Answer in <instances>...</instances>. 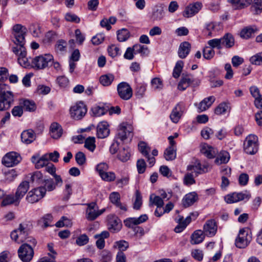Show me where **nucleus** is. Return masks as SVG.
Segmentation results:
<instances>
[{
	"label": "nucleus",
	"instance_id": "2eb2a0df",
	"mask_svg": "<svg viewBox=\"0 0 262 262\" xmlns=\"http://www.w3.org/2000/svg\"><path fill=\"white\" fill-rule=\"evenodd\" d=\"M202 3L199 2L190 4L186 7L183 15L187 18L192 17V16L194 15L199 12L202 9Z\"/></svg>",
	"mask_w": 262,
	"mask_h": 262
},
{
	"label": "nucleus",
	"instance_id": "c85d7f7f",
	"mask_svg": "<svg viewBox=\"0 0 262 262\" xmlns=\"http://www.w3.org/2000/svg\"><path fill=\"white\" fill-rule=\"evenodd\" d=\"M51 137L55 139H59L62 134V128L58 123L54 122L50 126Z\"/></svg>",
	"mask_w": 262,
	"mask_h": 262
},
{
	"label": "nucleus",
	"instance_id": "e433bc0d",
	"mask_svg": "<svg viewBox=\"0 0 262 262\" xmlns=\"http://www.w3.org/2000/svg\"><path fill=\"white\" fill-rule=\"evenodd\" d=\"M114 80V76L112 74H107L101 75L99 78L100 83L104 86H107L111 84Z\"/></svg>",
	"mask_w": 262,
	"mask_h": 262
},
{
	"label": "nucleus",
	"instance_id": "ddd939ff",
	"mask_svg": "<svg viewBox=\"0 0 262 262\" xmlns=\"http://www.w3.org/2000/svg\"><path fill=\"white\" fill-rule=\"evenodd\" d=\"M217 224L214 219L207 220L203 225V231L207 237H212L215 236L217 231Z\"/></svg>",
	"mask_w": 262,
	"mask_h": 262
},
{
	"label": "nucleus",
	"instance_id": "8fccbe9b",
	"mask_svg": "<svg viewBox=\"0 0 262 262\" xmlns=\"http://www.w3.org/2000/svg\"><path fill=\"white\" fill-rule=\"evenodd\" d=\"M42 184H43V186L41 187L46 189V192L47 190L49 191H52L56 188V184L52 179H44Z\"/></svg>",
	"mask_w": 262,
	"mask_h": 262
},
{
	"label": "nucleus",
	"instance_id": "3c124183",
	"mask_svg": "<svg viewBox=\"0 0 262 262\" xmlns=\"http://www.w3.org/2000/svg\"><path fill=\"white\" fill-rule=\"evenodd\" d=\"M180 111V105L179 104H177L175 108L173 110L170 116V118L172 121L174 123H177L179 122L180 115L179 112Z\"/></svg>",
	"mask_w": 262,
	"mask_h": 262
},
{
	"label": "nucleus",
	"instance_id": "5701e85b",
	"mask_svg": "<svg viewBox=\"0 0 262 262\" xmlns=\"http://www.w3.org/2000/svg\"><path fill=\"white\" fill-rule=\"evenodd\" d=\"M201 152L204 154L208 158H214L218 153L217 150L207 144H202L201 146Z\"/></svg>",
	"mask_w": 262,
	"mask_h": 262
},
{
	"label": "nucleus",
	"instance_id": "dca6fc26",
	"mask_svg": "<svg viewBox=\"0 0 262 262\" xmlns=\"http://www.w3.org/2000/svg\"><path fill=\"white\" fill-rule=\"evenodd\" d=\"M148 220V216L146 214H142L139 217H129L124 221V224L125 226L129 228H134L136 225L142 224Z\"/></svg>",
	"mask_w": 262,
	"mask_h": 262
},
{
	"label": "nucleus",
	"instance_id": "1a4fd4ad",
	"mask_svg": "<svg viewBox=\"0 0 262 262\" xmlns=\"http://www.w3.org/2000/svg\"><path fill=\"white\" fill-rule=\"evenodd\" d=\"M18 255L23 262H29L33 257V249L29 244H24L18 249Z\"/></svg>",
	"mask_w": 262,
	"mask_h": 262
},
{
	"label": "nucleus",
	"instance_id": "412c9836",
	"mask_svg": "<svg viewBox=\"0 0 262 262\" xmlns=\"http://www.w3.org/2000/svg\"><path fill=\"white\" fill-rule=\"evenodd\" d=\"M98 206L96 203L92 202L88 204L86 209V218L89 221L95 220L99 214H97Z\"/></svg>",
	"mask_w": 262,
	"mask_h": 262
},
{
	"label": "nucleus",
	"instance_id": "f03ea898",
	"mask_svg": "<svg viewBox=\"0 0 262 262\" xmlns=\"http://www.w3.org/2000/svg\"><path fill=\"white\" fill-rule=\"evenodd\" d=\"M252 240V232L248 228H243L239 231L235 244L239 248H245Z\"/></svg>",
	"mask_w": 262,
	"mask_h": 262
},
{
	"label": "nucleus",
	"instance_id": "f704fd0d",
	"mask_svg": "<svg viewBox=\"0 0 262 262\" xmlns=\"http://www.w3.org/2000/svg\"><path fill=\"white\" fill-rule=\"evenodd\" d=\"M230 159L229 154L226 151H221L218 154L214 162L217 164L227 163Z\"/></svg>",
	"mask_w": 262,
	"mask_h": 262
},
{
	"label": "nucleus",
	"instance_id": "b1692460",
	"mask_svg": "<svg viewBox=\"0 0 262 262\" xmlns=\"http://www.w3.org/2000/svg\"><path fill=\"white\" fill-rule=\"evenodd\" d=\"M36 138L34 132L31 129L24 130L21 134V141L26 144L32 143Z\"/></svg>",
	"mask_w": 262,
	"mask_h": 262
},
{
	"label": "nucleus",
	"instance_id": "13d9d810",
	"mask_svg": "<svg viewBox=\"0 0 262 262\" xmlns=\"http://www.w3.org/2000/svg\"><path fill=\"white\" fill-rule=\"evenodd\" d=\"M250 62L255 65H262V52L256 54L250 58Z\"/></svg>",
	"mask_w": 262,
	"mask_h": 262
},
{
	"label": "nucleus",
	"instance_id": "f3484780",
	"mask_svg": "<svg viewBox=\"0 0 262 262\" xmlns=\"http://www.w3.org/2000/svg\"><path fill=\"white\" fill-rule=\"evenodd\" d=\"M122 228L121 220L115 215H110L108 217V228L113 232H117Z\"/></svg>",
	"mask_w": 262,
	"mask_h": 262
},
{
	"label": "nucleus",
	"instance_id": "0eeeda50",
	"mask_svg": "<svg viewBox=\"0 0 262 262\" xmlns=\"http://www.w3.org/2000/svg\"><path fill=\"white\" fill-rule=\"evenodd\" d=\"M27 29L24 26L16 24L13 27V34L15 38L14 42L16 46L24 45Z\"/></svg>",
	"mask_w": 262,
	"mask_h": 262
},
{
	"label": "nucleus",
	"instance_id": "09e8293b",
	"mask_svg": "<svg viewBox=\"0 0 262 262\" xmlns=\"http://www.w3.org/2000/svg\"><path fill=\"white\" fill-rule=\"evenodd\" d=\"M129 37V32L126 29H122L117 32V39L119 41H126Z\"/></svg>",
	"mask_w": 262,
	"mask_h": 262
},
{
	"label": "nucleus",
	"instance_id": "a211bd4d",
	"mask_svg": "<svg viewBox=\"0 0 262 262\" xmlns=\"http://www.w3.org/2000/svg\"><path fill=\"white\" fill-rule=\"evenodd\" d=\"M132 132L131 126L123 123L119 126L117 136L121 141H124L126 138L132 136Z\"/></svg>",
	"mask_w": 262,
	"mask_h": 262
},
{
	"label": "nucleus",
	"instance_id": "2f4dec72",
	"mask_svg": "<svg viewBox=\"0 0 262 262\" xmlns=\"http://www.w3.org/2000/svg\"><path fill=\"white\" fill-rule=\"evenodd\" d=\"M29 30L31 34L34 37H41L42 36L43 30L41 26L37 23L32 24L30 25Z\"/></svg>",
	"mask_w": 262,
	"mask_h": 262
},
{
	"label": "nucleus",
	"instance_id": "9b49d317",
	"mask_svg": "<svg viewBox=\"0 0 262 262\" xmlns=\"http://www.w3.org/2000/svg\"><path fill=\"white\" fill-rule=\"evenodd\" d=\"M21 158L19 154L12 151L7 154L3 158L2 163L7 167H13L18 164Z\"/></svg>",
	"mask_w": 262,
	"mask_h": 262
},
{
	"label": "nucleus",
	"instance_id": "7c9ffc66",
	"mask_svg": "<svg viewBox=\"0 0 262 262\" xmlns=\"http://www.w3.org/2000/svg\"><path fill=\"white\" fill-rule=\"evenodd\" d=\"M222 47L231 48L234 45V38L230 33L225 34L223 37L221 38Z\"/></svg>",
	"mask_w": 262,
	"mask_h": 262
},
{
	"label": "nucleus",
	"instance_id": "473e14b6",
	"mask_svg": "<svg viewBox=\"0 0 262 262\" xmlns=\"http://www.w3.org/2000/svg\"><path fill=\"white\" fill-rule=\"evenodd\" d=\"M206 235L204 233V231L202 230H195L191 236V243L192 244H199L202 243Z\"/></svg>",
	"mask_w": 262,
	"mask_h": 262
},
{
	"label": "nucleus",
	"instance_id": "c756f323",
	"mask_svg": "<svg viewBox=\"0 0 262 262\" xmlns=\"http://www.w3.org/2000/svg\"><path fill=\"white\" fill-rule=\"evenodd\" d=\"M194 81V79L192 75L183 73L181 75V90H185Z\"/></svg>",
	"mask_w": 262,
	"mask_h": 262
},
{
	"label": "nucleus",
	"instance_id": "f257e3e1",
	"mask_svg": "<svg viewBox=\"0 0 262 262\" xmlns=\"http://www.w3.org/2000/svg\"><path fill=\"white\" fill-rule=\"evenodd\" d=\"M14 101V95L5 84H0V111L8 110Z\"/></svg>",
	"mask_w": 262,
	"mask_h": 262
},
{
	"label": "nucleus",
	"instance_id": "393cba45",
	"mask_svg": "<svg viewBox=\"0 0 262 262\" xmlns=\"http://www.w3.org/2000/svg\"><path fill=\"white\" fill-rule=\"evenodd\" d=\"M198 200V195L195 192L186 194L183 199V205L186 208L193 205Z\"/></svg>",
	"mask_w": 262,
	"mask_h": 262
},
{
	"label": "nucleus",
	"instance_id": "49530a36",
	"mask_svg": "<svg viewBox=\"0 0 262 262\" xmlns=\"http://www.w3.org/2000/svg\"><path fill=\"white\" fill-rule=\"evenodd\" d=\"M134 53L140 54L142 56L147 55L149 51L147 47L141 45L136 44L133 46Z\"/></svg>",
	"mask_w": 262,
	"mask_h": 262
},
{
	"label": "nucleus",
	"instance_id": "39448f33",
	"mask_svg": "<svg viewBox=\"0 0 262 262\" xmlns=\"http://www.w3.org/2000/svg\"><path fill=\"white\" fill-rule=\"evenodd\" d=\"M258 138L254 135H250L244 143V151L248 155H254L258 151Z\"/></svg>",
	"mask_w": 262,
	"mask_h": 262
},
{
	"label": "nucleus",
	"instance_id": "6ab92c4d",
	"mask_svg": "<svg viewBox=\"0 0 262 262\" xmlns=\"http://www.w3.org/2000/svg\"><path fill=\"white\" fill-rule=\"evenodd\" d=\"M109 125L106 121L100 122L97 126V136L98 138H106L110 134Z\"/></svg>",
	"mask_w": 262,
	"mask_h": 262
},
{
	"label": "nucleus",
	"instance_id": "680f3d73",
	"mask_svg": "<svg viewBox=\"0 0 262 262\" xmlns=\"http://www.w3.org/2000/svg\"><path fill=\"white\" fill-rule=\"evenodd\" d=\"M107 51L109 55L112 57H115L120 54V50L119 47L114 45L110 46Z\"/></svg>",
	"mask_w": 262,
	"mask_h": 262
},
{
	"label": "nucleus",
	"instance_id": "37998d69",
	"mask_svg": "<svg viewBox=\"0 0 262 262\" xmlns=\"http://www.w3.org/2000/svg\"><path fill=\"white\" fill-rule=\"evenodd\" d=\"M164 157L167 161L174 160L176 157V149L167 147L164 152Z\"/></svg>",
	"mask_w": 262,
	"mask_h": 262
},
{
	"label": "nucleus",
	"instance_id": "774afa93",
	"mask_svg": "<svg viewBox=\"0 0 262 262\" xmlns=\"http://www.w3.org/2000/svg\"><path fill=\"white\" fill-rule=\"evenodd\" d=\"M225 201L227 203H234L239 202L237 192H233L228 194L225 197Z\"/></svg>",
	"mask_w": 262,
	"mask_h": 262
},
{
	"label": "nucleus",
	"instance_id": "58836bf2",
	"mask_svg": "<svg viewBox=\"0 0 262 262\" xmlns=\"http://www.w3.org/2000/svg\"><path fill=\"white\" fill-rule=\"evenodd\" d=\"M44 179L42 174L39 171H37L31 174L30 178L31 182L36 185L42 184Z\"/></svg>",
	"mask_w": 262,
	"mask_h": 262
},
{
	"label": "nucleus",
	"instance_id": "e2e57ef3",
	"mask_svg": "<svg viewBox=\"0 0 262 262\" xmlns=\"http://www.w3.org/2000/svg\"><path fill=\"white\" fill-rule=\"evenodd\" d=\"M215 52L211 47H206L203 50V56L206 59H211L214 55Z\"/></svg>",
	"mask_w": 262,
	"mask_h": 262
},
{
	"label": "nucleus",
	"instance_id": "0e129e2a",
	"mask_svg": "<svg viewBox=\"0 0 262 262\" xmlns=\"http://www.w3.org/2000/svg\"><path fill=\"white\" fill-rule=\"evenodd\" d=\"M76 163L80 166L83 165L86 162V157L84 154L81 151H78L75 155Z\"/></svg>",
	"mask_w": 262,
	"mask_h": 262
},
{
	"label": "nucleus",
	"instance_id": "c03bdc74",
	"mask_svg": "<svg viewBox=\"0 0 262 262\" xmlns=\"http://www.w3.org/2000/svg\"><path fill=\"white\" fill-rule=\"evenodd\" d=\"M130 156V150L128 148H123L118 155V158L122 162L127 161L129 160Z\"/></svg>",
	"mask_w": 262,
	"mask_h": 262
},
{
	"label": "nucleus",
	"instance_id": "052dcab7",
	"mask_svg": "<svg viewBox=\"0 0 262 262\" xmlns=\"http://www.w3.org/2000/svg\"><path fill=\"white\" fill-rule=\"evenodd\" d=\"M102 179L107 182L113 181L116 179V176L114 172L105 171L99 175Z\"/></svg>",
	"mask_w": 262,
	"mask_h": 262
},
{
	"label": "nucleus",
	"instance_id": "4c0bfd02",
	"mask_svg": "<svg viewBox=\"0 0 262 262\" xmlns=\"http://www.w3.org/2000/svg\"><path fill=\"white\" fill-rule=\"evenodd\" d=\"M108 111V108L104 106H94L91 108L92 115L99 117L103 115Z\"/></svg>",
	"mask_w": 262,
	"mask_h": 262
},
{
	"label": "nucleus",
	"instance_id": "c9c22d12",
	"mask_svg": "<svg viewBox=\"0 0 262 262\" xmlns=\"http://www.w3.org/2000/svg\"><path fill=\"white\" fill-rule=\"evenodd\" d=\"M67 42L63 39L57 41L55 45V51L58 54H63L67 51Z\"/></svg>",
	"mask_w": 262,
	"mask_h": 262
},
{
	"label": "nucleus",
	"instance_id": "6e6d98bb",
	"mask_svg": "<svg viewBox=\"0 0 262 262\" xmlns=\"http://www.w3.org/2000/svg\"><path fill=\"white\" fill-rule=\"evenodd\" d=\"M135 196L136 198L134 203L133 207L135 209L139 210L142 204V198L139 190H136Z\"/></svg>",
	"mask_w": 262,
	"mask_h": 262
},
{
	"label": "nucleus",
	"instance_id": "a878e982",
	"mask_svg": "<svg viewBox=\"0 0 262 262\" xmlns=\"http://www.w3.org/2000/svg\"><path fill=\"white\" fill-rule=\"evenodd\" d=\"M215 100V98L213 96L204 99L198 105L199 112H201L207 110L211 106Z\"/></svg>",
	"mask_w": 262,
	"mask_h": 262
},
{
	"label": "nucleus",
	"instance_id": "603ef678",
	"mask_svg": "<svg viewBox=\"0 0 262 262\" xmlns=\"http://www.w3.org/2000/svg\"><path fill=\"white\" fill-rule=\"evenodd\" d=\"M151 85L155 91H160L163 89L162 80L159 78H154L151 81Z\"/></svg>",
	"mask_w": 262,
	"mask_h": 262
},
{
	"label": "nucleus",
	"instance_id": "bf43d9fd",
	"mask_svg": "<svg viewBox=\"0 0 262 262\" xmlns=\"http://www.w3.org/2000/svg\"><path fill=\"white\" fill-rule=\"evenodd\" d=\"M48 164V155H45L37 160L36 163L35 167L37 169L41 168L44 166L46 167Z\"/></svg>",
	"mask_w": 262,
	"mask_h": 262
},
{
	"label": "nucleus",
	"instance_id": "f8f14e48",
	"mask_svg": "<svg viewBox=\"0 0 262 262\" xmlns=\"http://www.w3.org/2000/svg\"><path fill=\"white\" fill-rule=\"evenodd\" d=\"M117 92L119 97L123 100L129 99L133 95V90L130 86L125 82H122L117 86Z\"/></svg>",
	"mask_w": 262,
	"mask_h": 262
},
{
	"label": "nucleus",
	"instance_id": "5fc2aeb1",
	"mask_svg": "<svg viewBox=\"0 0 262 262\" xmlns=\"http://www.w3.org/2000/svg\"><path fill=\"white\" fill-rule=\"evenodd\" d=\"M95 138L94 137H89L84 142V147L91 151H93L95 148Z\"/></svg>",
	"mask_w": 262,
	"mask_h": 262
},
{
	"label": "nucleus",
	"instance_id": "4be33fe9",
	"mask_svg": "<svg viewBox=\"0 0 262 262\" xmlns=\"http://www.w3.org/2000/svg\"><path fill=\"white\" fill-rule=\"evenodd\" d=\"M250 91L252 96L255 98V106L258 108L262 109V98L258 88L255 86H251Z\"/></svg>",
	"mask_w": 262,
	"mask_h": 262
},
{
	"label": "nucleus",
	"instance_id": "79ce46f5",
	"mask_svg": "<svg viewBox=\"0 0 262 262\" xmlns=\"http://www.w3.org/2000/svg\"><path fill=\"white\" fill-rule=\"evenodd\" d=\"M149 201L152 204L157 206V208H161L164 205V201L162 199L160 196L153 193L150 195Z\"/></svg>",
	"mask_w": 262,
	"mask_h": 262
},
{
	"label": "nucleus",
	"instance_id": "aec40b11",
	"mask_svg": "<svg viewBox=\"0 0 262 262\" xmlns=\"http://www.w3.org/2000/svg\"><path fill=\"white\" fill-rule=\"evenodd\" d=\"M109 199L110 202L116 207L123 211H127L126 205L121 203L120 202V195L119 192H113L111 193L109 196Z\"/></svg>",
	"mask_w": 262,
	"mask_h": 262
},
{
	"label": "nucleus",
	"instance_id": "a19ab883",
	"mask_svg": "<svg viewBox=\"0 0 262 262\" xmlns=\"http://www.w3.org/2000/svg\"><path fill=\"white\" fill-rule=\"evenodd\" d=\"M257 31V29L253 28L251 27H249L243 29L241 33V37L243 38L248 39L250 38L252 34Z\"/></svg>",
	"mask_w": 262,
	"mask_h": 262
},
{
	"label": "nucleus",
	"instance_id": "20e7f679",
	"mask_svg": "<svg viewBox=\"0 0 262 262\" xmlns=\"http://www.w3.org/2000/svg\"><path fill=\"white\" fill-rule=\"evenodd\" d=\"M53 60V56L50 54L36 56L31 60V67L37 69H43Z\"/></svg>",
	"mask_w": 262,
	"mask_h": 262
},
{
	"label": "nucleus",
	"instance_id": "de8ad7c7",
	"mask_svg": "<svg viewBox=\"0 0 262 262\" xmlns=\"http://www.w3.org/2000/svg\"><path fill=\"white\" fill-rule=\"evenodd\" d=\"M191 45L188 41L181 43V58H185L189 53L191 50Z\"/></svg>",
	"mask_w": 262,
	"mask_h": 262
},
{
	"label": "nucleus",
	"instance_id": "6e6552de",
	"mask_svg": "<svg viewBox=\"0 0 262 262\" xmlns=\"http://www.w3.org/2000/svg\"><path fill=\"white\" fill-rule=\"evenodd\" d=\"M87 112V108L83 102L80 101L72 106L70 108L71 117L75 120L82 118Z\"/></svg>",
	"mask_w": 262,
	"mask_h": 262
},
{
	"label": "nucleus",
	"instance_id": "69168bd1",
	"mask_svg": "<svg viewBox=\"0 0 262 262\" xmlns=\"http://www.w3.org/2000/svg\"><path fill=\"white\" fill-rule=\"evenodd\" d=\"M208 45L213 49L217 48V49H221L223 48L221 38H214L209 40L208 41Z\"/></svg>",
	"mask_w": 262,
	"mask_h": 262
},
{
	"label": "nucleus",
	"instance_id": "4468645a",
	"mask_svg": "<svg viewBox=\"0 0 262 262\" xmlns=\"http://www.w3.org/2000/svg\"><path fill=\"white\" fill-rule=\"evenodd\" d=\"M209 168V165L208 164L202 165L198 160H195L194 162L187 166V170L189 171H193L197 176L199 174L208 172Z\"/></svg>",
	"mask_w": 262,
	"mask_h": 262
},
{
	"label": "nucleus",
	"instance_id": "338daca9",
	"mask_svg": "<svg viewBox=\"0 0 262 262\" xmlns=\"http://www.w3.org/2000/svg\"><path fill=\"white\" fill-rule=\"evenodd\" d=\"M228 107V106L226 103H221L215 108L214 113L218 115H222L225 113Z\"/></svg>",
	"mask_w": 262,
	"mask_h": 262
},
{
	"label": "nucleus",
	"instance_id": "423d86ee",
	"mask_svg": "<svg viewBox=\"0 0 262 262\" xmlns=\"http://www.w3.org/2000/svg\"><path fill=\"white\" fill-rule=\"evenodd\" d=\"M28 232L27 229V225L20 224L17 229L14 230L11 233V238L17 243H23L26 241L28 237Z\"/></svg>",
	"mask_w": 262,
	"mask_h": 262
},
{
	"label": "nucleus",
	"instance_id": "7ed1b4c3",
	"mask_svg": "<svg viewBox=\"0 0 262 262\" xmlns=\"http://www.w3.org/2000/svg\"><path fill=\"white\" fill-rule=\"evenodd\" d=\"M12 51L18 56V62L21 67L25 68L31 67V62L27 57V51L24 45L13 47Z\"/></svg>",
	"mask_w": 262,
	"mask_h": 262
},
{
	"label": "nucleus",
	"instance_id": "72a5a7b5",
	"mask_svg": "<svg viewBox=\"0 0 262 262\" xmlns=\"http://www.w3.org/2000/svg\"><path fill=\"white\" fill-rule=\"evenodd\" d=\"M110 233L107 231H102L99 234H96L95 235V238H97L96 244L98 248L102 249L104 248L105 245L104 238L108 237Z\"/></svg>",
	"mask_w": 262,
	"mask_h": 262
},
{
	"label": "nucleus",
	"instance_id": "9d476101",
	"mask_svg": "<svg viewBox=\"0 0 262 262\" xmlns=\"http://www.w3.org/2000/svg\"><path fill=\"white\" fill-rule=\"evenodd\" d=\"M46 194V189L44 187H38L30 191L26 200L30 203H35L44 197Z\"/></svg>",
	"mask_w": 262,
	"mask_h": 262
},
{
	"label": "nucleus",
	"instance_id": "ea45409f",
	"mask_svg": "<svg viewBox=\"0 0 262 262\" xmlns=\"http://www.w3.org/2000/svg\"><path fill=\"white\" fill-rule=\"evenodd\" d=\"M20 200L17 199L16 195L14 196L13 194H10L7 195L3 200L2 202V206H5L11 205L13 203H16L18 205L19 203Z\"/></svg>",
	"mask_w": 262,
	"mask_h": 262
},
{
	"label": "nucleus",
	"instance_id": "a18cd8bd",
	"mask_svg": "<svg viewBox=\"0 0 262 262\" xmlns=\"http://www.w3.org/2000/svg\"><path fill=\"white\" fill-rule=\"evenodd\" d=\"M195 183V180L192 173L187 172L183 178V184L187 186H190Z\"/></svg>",
	"mask_w": 262,
	"mask_h": 262
},
{
	"label": "nucleus",
	"instance_id": "bb28decb",
	"mask_svg": "<svg viewBox=\"0 0 262 262\" xmlns=\"http://www.w3.org/2000/svg\"><path fill=\"white\" fill-rule=\"evenodd\" d=\"M18 104L22 106L23 108L28 112H34L36 109L35 103L33 101L27 99H20L19 100Z\"/></svg>",
	"mask_w": 262,
	"mask_h": 262
},
{
	"label": "nucleus",
	"instance_id": "864d4df0",
	"mask_svg": "<svg viewBox=\"0 0 262 262\" xmlns=\"http://www.w3.org/2000/svg\"><path fill=\"white\" fill-rule=\"evenodd\" d=\"M72 225L71 221L66 216H62L55 224L57 227H71Z\"/></svg>",
	"mask_w": 262,
	"mask_h": 262
},
{
	"label": "nucleus",
	"instance_id": "4d7b16f0",
	"mask_svg": "<svg viewBox=\"0 0 262 262\" xmlns=\"http://www.w3.org/2000/svg\"><path fill=\"white\" fill-rule=\"evenodd\" d=\"M146 84L139 83L138 84L136 90V95L138 98H141L143 97L146 90Z\"/></svg>",
	"mask_w": 262,
	"mask_h": 262
},
{
	"label": "nucleus",
	"instance_id": "cd10ccee",
	"mask_svg": "<svg viewBox=\"0 0 262 262\" xmlns=\"http://www.w3.org/2000/svg\"><path fill=\"white\" fill-rule=\"evenodd\" d=\"M29 188V182L25 181H23L17 187L15 192L17 199L20 200L28 191Z\"/></svg>",
	"mask_w": 262,
	"mask_h": 262
}]
</instances>
